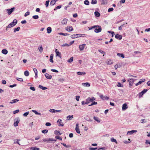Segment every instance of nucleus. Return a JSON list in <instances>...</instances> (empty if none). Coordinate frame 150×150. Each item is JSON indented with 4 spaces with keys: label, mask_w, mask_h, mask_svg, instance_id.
Returning a JSON list of instances; mask_svg holds the SVG:
<instances>
[{
    "label": "nucleus",
    "mask_w": 150,
    "mask_h": 150,
    "mask_svg": "<svg viewBox=\"0 0 150 150\" xmlns=\"http://www.w3.org/2000/svg\"><path fill=\"white\" fill-rule=\"evenodd\" d=\"M65 30L67 31L71 32L73 30V28L72 26H68L66 28Z\"/></svg>",
    "instance_id": "4"
},
{
    "label": "nucleus",
    "mask_w": 150,
    "mask_h": 150,
    "mask_svg": "<svg viewBox=\"0 0 150 150\" xmlns=\"http://www.w3.org/2000/svg\"><path fill=\"white\" fill-rule=\"evenodd\" d=\"M47 33H50L52 31V29L50 27H48L47 28Z\"/></svg>",
    "instance_id": "25"
},
{
    "label": "nucleus",
    "mask_w": 150,
    "mask_h": 150,
    "mask_svg": "<svg viewBox=\"0 0 150 150\" xmlns=\"http://www.w3.org/2000/svg\"><path fill=\"white\" fill-rule=\"evenodd\" d=\"M121 67V65L120 64H116V65H115V66L114 67H115V69H117L120 67Z\"/></svg>",
    "instance_id": "26"
},
{
    "label": "nucleus",
    "mask_w": 150,
    "mask_h": 150,
    "mask_svg": "<svg viewBox=\"0 0 150 150\" xmlns=\"http://www.w3.org/2000/svg\"><path fill=\"white\" fill-rule=\"evenodd\" d=\"M144 94L142 91L139 94V98L142 97Z\"/></svg>",
    "instance_id": "46"
},
{
    "label": "nucleus",
    "mask_w": 150,
    "mask_h": 150,
    "mask_svg": "<svg viewBox=\"0 0 150 150\" xmlns=\"http://www.w3.org/2000/svg\"><path fill=\"white\" fill-rule=\"evenodd\" d=\"M117 55L119 56V57H121L123 58H124L125 57H124V54H123V53H117Z\"/></svg>",
    "instance_id": "33"
},
{
    "label": "nucleus",
    "mask_w": 150,
    "mask_h": 150,
    "mask_svg": "<svg viewBox=\"0 0 150 150\" xmlns=\"http://www.w3.org/2000/svg\"><path fill=\"white\" fill-rule=\"evenodd\" d=\"M117 86L120 87H123V85L122 84L118 82L117 85Z\"/></svg>",
    "instance_id": "48"
},
{
    "label": "nucleus",
    "mask_w": 150,
    "mask_h": 150,
    "mask_svg": "<svg viewBox=\"0 0 150 150\" xmlns=\"http://www.w3.org/2000/svg\"><path fill=\"white\" fill-rule=\"evenodd\" d=\"M55 52L56 53V56H58V57H61V53L58 51L57 49H55Z\"/></svg>",
    "instance_id": "11"
},
{
    "label": "nucleus",
    "mask_w": 150,
    "mask_h": 150,
    "mask_svg": "<svg viewBox=\"0 0 150 150\" xmlns=\"http://www.w3.org/2000/svg\"><path fill=\"white\" fill-rule=\"evenodd\" d=\"M147 89H144L142 91V92H143V93L144 94L145 93H146L147 91Z\"/></svg>",
    "instance_id": "64"
},
{
    "label": "nucleus",
    "mask_w": 150,
    "mask_h": 150,
    "mask_svg": "<svg viewBox=\"0 0 150 150\" xmlns=\"http://www.w3.org/2000/svg\"><path fill=\"white\" fill-rule=\"evenodd\" d=\"M93 118L97 122H100V120H99L98 117L94 116L93 117Z\"/></svg>",
    "instance_id": "32"
},
{
    "label": "nucleus",
    "mask_w": 150,
    "mask_h": 150,
    "mask_svg": "<svg viewBox=\"0 0 150 150\" xmlns=\"http://www.w3.org/2000/svg\"><path fill=\"white\" fill-rule=\"evenodd\" d=\"M24 75L26 76H28L29 75V72L28 71H26L24 72Z\"/></svg>",
    "instance_id": "35"
},
{
    "label": "nucleus",
    "mask_w": 150,
    "mask_h": 150,
    "mask_svg": "<svg viewBox=\"0 0 150 150\" xmlns=\"http://www.w3.org/2000/svg\"><path fill=\"white\" fill-rule=\"evenodd\" d=\"M86 44H82V45H80L79 46V49L80 51H82L83 50L85 47Z\"/></svg>",
    "instance_id": "7"
},
{
    "label": "nucleus",
    "mask_w": 150,
    "mask_h": 150,
    "mask_svg": "<svg viewBox=\"0 0 150 150\" xmlns=\"http://www.w3.org/2000/svg\"><path fill=\"white\" fill-rule=\"evenodd\" d=\"M29 14H30V12H27L25 13L24 16L25 17H26L27 16L29 15Z\"/></svg>",
    "instance_id": "61"
},
{
    "label": "nucleus",
    "mask_w": 150,
    "mask_h": 150,
    "mask_svg": "<svg viewBox=\"0 0 150 150\" xmlns=\"http://www.w3.org/2000/svg\"><path fill=\"white\" fill-rule=\"evenodd\" d=\"M30 150H39L40 149L36 147H31L30 148Z\"/></svg>",
    "instance_id": "24"
},
{
    "label": "nucleus",
    "mask_w": 150,
    "mask_h": 150,
    "mask_svg": "<svg viewBox=\"0 0 150 150\" xmlns=\"http://www.w3.org/2000/svg\"><path fill=\"white\" fill-rule=\"evenodd\" d=\"M62 6L61 5H59L58 6L56 7L54 9V11H55L58 9H60L61 8Z\"/></svg>",
    "instance_id": "38"
},
{
    "label": "nucleus",
    "mask_w": 150,
    "mask_h": 150,
    "mask_svg": "<svg viewBox=\"0 0 150 150\" xmlns=\"http://www.w3.org/2000/svg\"><path fill=\"white\" fill-rule=\"evenodd\" d=\"M115 37L116 39L120 40L122 39V35H120L118 34H117L115 35Z\"/></svg>",
    "instance_id": "12"
},
{
    "label": "nucleus",
    "mask_w": 150,
    "mask_h": 150,
    "mask_svg": "<svg viewBox=\"0 0 150 150\" xmlns=\"http://www.w3.org/2000/svg\"><path fill=\"white\" fill-rule=\"evenodd\" d=\"M80 98V97L79 96H76V99L77 101H79V99Z\"/></svg>",
    "instance_id": "54"
},
{
    "label": "nucleus",
    "mask_w": 150,
    "mask_h": 150,
    "mask_svg": "<svg viewBox=\"0 0 150 150\" xmlns=\"http://www.w3.org/2000/svg\"><path fill=\"white\" fill-rule=\"evenodd\" d=\"M98 51L100 52L102 54H103V56H104V55L105 54V52L103 51L102 50H98Z\"/></svg>",
    "instance_id": "53"
},
{
    "label": "nucleus",
    "mask_w": 150,
    "mask_h": 150,
    "mask_svg": "<svg viewBox=\"0 0 150 150\" xmlns=\"http://www.w3.org/2000/svg\"><path fill=\"white\" fill-rule=\"evenodd\" d=\"M73 118V116L72 115L71 116L69 115L67 117V119L68 120H70L72 119Z\"/></svg>",
    "instance_id": "27"
},
{
    "label": "nucleus",
    "mask_w": 150,
    "mask_h": 150,
    "mask_svg": "<svg viewBox=\"0 0 150 150\" xmlns=\"http://www.w3.org/2000/svg\"><path fill=\"white\" fill-rule=\"evenodd\" d=\"M54 55L53 54H51L50 57V61L52 63H53L54 61L53 60Z\"/></svg>",
    "instance_id": "17"
},
{
    "label": "nucleus",
    "mask_w": 150,
    "mask_h": 150,
    "mask_svg": "<svg viewBox=\"0 0 150 150\" xmlns=\"http://www.w3.org/2000/svg\"><path fill=\"white\" fill-rule=\"evenodd\" d=\"M47 141V142H50V141H54V142H55L56 141V140L50 138L48 139Z\"/></svg>",
    "instance_id": "22"
},
{
    "label": "nucleus",
    "mask_w": 150,
    "mask_h": 150,
    "mask_svg": "<svg viewBox=\"0 0 150 150\" xmlns=\"http://www.w3.org/2000/svg\"><path fill=\"white\" fill-rule=\"evenodd\" d=\"M49 1H47L45 2V5L46 7H47L48 6L49 4Z\"/></svg>",
    "instance_id": "52"
},
{
    "label": "nucleus",
    "mask_w": 150,
    "mask_h": 150,
    "mask_svg": "<svg viewBox=\"0 0 150 150\" xmlns=\"http://www.w3.org/2000/svg\"><path fill=\"white\" fill-rule=\"evenodd\" d=\"M73 57H71L68 60V62L69 63L72 62L73 61Z\"/></svg>",
    "instance_id": "36"
},
{
    "label": "nucleus",
    "mask_w": 150,
    "mask_h": 150,
    "mask_svg": "<svg viewBox=\"0 0 150 150\" xmlns=\"http://www.w3.org/2000/svg\"><path fill=\"white\" fill-rule=\"evenodd\" d=\"M97 149V148H90L89 149L90 150H95Z\"/></svg>",
    "instance_id": "63"
},
{
    "label": "nucleus",
    "mask_w": 150,
    "mask_h": 150,
    "mask_svg": "<svg viewBox=\"0 0 150 150\" xmlns=\"http://www.w3.org/2000/svg\"><path fill=\"white\" fill-rule=\"evenodd\" d=\"M38 49L40 52H42L43 51V48L42 46L39 47L38 48Z\"/></svg>",
    "instance_id": "47"
},
{
    "label": "nucleus",
    "mask_w": 150,
    "mask_h": 150,
    "mask_svg": "<svg viewBox=\"0 0 150 150\" xmlns=\"http://www.w3.org/2000/svg\"><path fill=\"white\" fill-rule=\"evenodd\" d=\"M67 22V19L65 18L62 21V23L63 24H66Z\"/></svg>",
    "instance_id": "20"
},
{
    "label": "nucleus",
    "mask_w": 150,
    "mask_h": 150,
    "mask_svg": "<svg viewBox=\"0 0 150 150\" xmlns=\"http://www.w3.org/2000/svg\"><path fill=\"white\" fill-rule=\"evenodd\" d=\"M61 144L63 145L65 147L69 148L71 146L70 145H66V144L64 143H61Z\"/></svg>",
    "instance_id": "29"
},
{
    "label": "nucleus",
    "mask_w": 150,
    "mask_h": 150,
    "mask_svg": "<svg viewBox=\"0 0 150 150\" xmlns=\"http://www.w3.org/2000/svg\"><path fill=\"white\" fill-rule=\"evenodd\" d=\"M110 140H111V142L117 143V142L116 140L115 139H114V138H111Z\"/></svg>",
    "instance_id": "43"
},
{
    "label": "nucleus",
    "mask_w": 150,
    "mask_h": 150,
    "mask_svg": "<svg viewBox=\"0 0 150 150\" xmlns=\"http://www.w3.org/2000/svg\"><path fill=\"white\" fill-rule=\"evenodd\" d=\"M55 3L56 2L54 0H52L50 2V4L53 5L55 4Z\"/></svg>",
    "instance_id": "45"
},
{
    "label": "nucleus",
    "mask_w": 150,
    "mask_h": 150,
    "mask_svg": "<svg viewBox=\"0 0 150 150\" xmlns=\"http://www.w3.org/2000/svg\"><path fill=\"white\" fill-rule=\"evenodd\" d=\"M95 25L93 26H91L88 28V29L89 30H91L93 28H94Z\"/></svg>",
    "instance_id": "60"
},
{
    "label": "nucleus",
    "mask_w": 150,
    "mask_h": 150,
    "mask_svg": "<svg viewBox=\"0 0 150 150\" xmlns=\"http://www.w3.org/2000/svg\"><path fill=\"white\" fill-rule=\"evenodd\" d=\"M50 111L52 112H59V111H57L54 109H51L50 110Z\"/></svg>",
    "instance_id": "51"
},
{
    "label": "nucleus",
    "mask_w": 150,
    "mask_h": 150,
    "mask_svg": "<svg viewBox=\"0 0 150 150\" xmlns=\"http://www.w3.org/2000/svg\"><path fill=\"white\" fill-rule=\"evenodd\" d=\"M20 120L19 119H17L16 121L14 122L13 125L15 127H16L18 125V124Z\"/></svg>",
    "instance_id": "16"
},
{
    "label": "nucleus",
    "mask_w": 150,
    "mask_h": 150,
    "mask_svg": "<svg viewBox=\"0 0 150 150\" xmlns=\"http://www.w3.org/2000/svg\"><path fill=\"white\" fill-rule=\"evenodd\" d=\"M128 81L129 82V85L130 86H132L134 82V79H129Z\"/></svg>",
    "instance_id": "9"
},
{
    "label": "nucleus",
    "mask_w": 150,
    "mask_h": 150,
    "mask_svg": "<svg viewBox=\"0 0 150 150\" xmlns=\"http://www.w3.org/2000/svg\"><path fill=\"white\" fill-rule=\"evenodd\" d=\"M32 111L33 112H34L36 115H40V113L38 112L35 110H33Z\"/></svg>",
    "instance_id": "49"
},
{
    "label": "nucleus",
    "mask_w": 150,
    "mask_h": 150,
    "mask_svg": "<svg viewBox=\"0 0 150 150\" xmlns=\"http://www.w3.org/2000/svg\"><path fill=\"white\" fill-rule=\"evenodd\" d=\"M48 132V130L47 129H44L42 131V132L44 134H46Z\"/></svg>",
    "instance_id": "40"
},
{
    "label": "nucleus",
    "mask_w": 150,
    "mask_h": 150,
    "mask_svg": "<svg viewBox=\"0 0 150 150\" xmlns=\"http://www.w3.org/2000/svg\"><path fill=\"white\" fill-rule=\"evenodd\" d=\"M128 108V106L126 103H125L123 104L122 106V110H125Z\"/></svg>",
    "instance_id": "10"
},
{
    "label": "nucleus",
    "mask_w": 150,
    "mask_h": 150,
    "mask_svg": "<svg viewBox=\"0 0 150 150\" xmlns=\"http://www.w3.org/2000/svg\"><path fill=\"white\" fill-rule=\"evenodd\" d=\"M113 10V8H110L108 9V12L112 11Z\"/></svg>",
    "instance_id": "59"
},
{
    "label": "nucleus",
    "mask_w": 150,
    "mask_h": 150,
    "mask_svg": "<svg viewBox=\"0 0 150 150\" xmlns=\"http://www.w3.org/2000/svg\"><path fill=\"white\" fill-rule=\"evenodd\" d=\"M57 122L59 123V126H63L64 125L63 123L62 122V120L60 119H59L57 121Z\"/></svg>",
    "instance_id": "19"
},
{
    "label": "nucleus",
    "mask_w": 150,
    "mask_h": 150,
    "mask_svg": "<svg viewBox=\"0 0 150 150\" xmlns=\"http://www.w3.org/2000/svg\"><path fill=\"white\" fill-rule=\"evenodd\" d=\"M2 53L4 54H6L8 53L7 51L5 49H3L2 50Z\"/></svg>",
    "instance_id": "30"
},
{
    "label": "nucleus",
    "mask_w": 150,
    "mask_h": 150,
    "mask_svg": "<svg viewBox=\"0 0 150 150\" xmlns=\"http://www.w3.org/2000/svg\"><path fill=\"white\" fill-rule=\"evenodd\" d=\"M97 1L96 0H92L91 2L92 4H96L97 3Z\"/></svg>",
    "instance_id": "42"
},
{
    "label": "nucleus",
    "mask_w": 150,
    "mask_h": 150,
    "mask_svg": "<svg viewBox=\"0 0 150 150\" xmlns=\"http://www.w3.org/2000/svg\"><path fill=\"white\" fill-rule=\"evenodd\" d=\"M20 29V27H18L16 28H15L14 29V32H16V31H18Z\"/></svg>",
    "instance_id": "41"
},
{
    "label": "nucleus",
    "mask_w": 150,
    "mask_h": 150,
    "mask_svg": "<svg viewBox=\"0 0 150 150\" xmlns=\"http://www.w3.org/2000/svg\"><path fill=\"white\" fill-rule=\"evenodd\" d=\"M106 63L107 64L109 65H110L112 64V60L110 59H108Z\"/></svg>",
    "instance_id": "23"
},
{
    "label": "nucleus",
    "mask_w": 150,
    "mask_h": 150,
    "mask_svg": "<svg viewBox=\"0 0 150 150\" xmlns=\"http://www.w3.org/2000/svg\"><path fill=\"white\" fill-rule=\"evenodd\" d=\"M39 18L38 16V15L34 16H33V18L34 19H37Z\"/></svg>",
    "instance_id": "57"
},
{
    "label": "nucleus",
    "mask_w": 150,
    "mask_h": 150,
    "mask_svg": "<svg viewBox=\"0 0 150 150\" xmlns=\"http://www.w3.org/2000/svg\"><path fill=\"white\" fill-rule=\"evenodd\" d=\"M145 143L146 144H150V140H146Z\"/></svg>",
    "instance_id": "44"
},
{
    "label": "nucleus",
    "mask_w": 150,
    "mask_h": 150,
    "mask_svg": "<svg viewBox=\"0 0 150 150\" xmlns=\"http://www.w3.org/2000/svg\"><path fill=\"white\" fill-rule=\"evenodd\" d=\"M59 34L60 35H63V36H67V35H69V34L67 33H59Z\"/></svg>",
    "instance_id": "34"
},
{
    "label": "nucleus",
    "mask_w": 150,
    "mask_h": 150,
    "mask_svg": "<svg viewBox=\"0 0 150 150\" xmlns=\"http://www.w3.org/2000/svg\"><path fill=\"white\" fill-rule=\"evenodd\" d=\"M55 138L57 139H59L60 140H62V139L61 137L59 136H56Z\"/></svg>",
    "instance_id": "50"
},
{
    "label": "nucleus",
    "mask_w": 150,
    "mask_h": 150,
    "mask_svg": "<svg viewBox=\"0 0 150 150\" xmlns=\"http://www.w3.org/2000/svg\"><path fill=\"white\" fill-rule=\"evenodd\" d=\"M94 32L96 33H98L100 32L102 30L101 27L100 26L98 25H95Z\"/></svg>",
    "instance_id": "2"
},
{
    "label": "nucleus",
    "mask_w": 150,
    "mask_h": 150,
    "mask_svg": "<svg viewBox=\"0 0 150 150\" xmlns=\"http://www.w3.org/2000/svg\"><path fill=\"white\" fill-rule=\"evenodd\" d=\"M94 13L96 16L97 17H99L100 16V14L98 11H95Z\"/></svg>",
    "instance_id": "31"
},
{
    "label": "nucleus",
    "mask_w": 150,
    "mask_h": 150,
    "mask_svg": "<svg viewBox=\"0 0 150 150\" xmlns=\"http://www.w3.org/2000/svg\"><path fill=\"white\" fill-rule=\"evenodd\" d=\"M17 80L18 81H21V82H22L23 81V79L21 78H17Z\"/></svg>",
    "instance_id": "56"
},
{
    "label": "nucleus",
    "mask_w": 150,
    "mask_h": 150,
    "mask_svg": "<svg viewBox=\"0 0 150 150\" xmlns=\"http://www.w3.org/2000/svg\"><path fill=\"white\" fill-rule=\"evenodd\" d=\"M17 21L16 19H14L13 20V22H11L6 27V30H7V28H11L14 26H15L16 24L17 23Z\"/></svg>",
    "instance_id": "1"
},
{
    "label": "nucleus",
    "mask_w": 150,
    "mask_h": 150,
    "mask_svg": "<svg viewBox=\"0 0 150 150\" xmlns=\"http://www.w3.org/2000/svg\"><path fill=\"white\" fill-rule=\"evenodd\" d=\"M145 81V80L144 79H142L141 80V81H139L138 83H136L135 84V85L137 86H138L141 84L142 83L144 82Z\"/></svg>",
    "instance_id": "14"
},
{
    "label": "nucleus",
    "mask_w": 150,
    "mask_h": 150,
    "mask_svg": "<svg viewBox=\"0 0 150 150\" xmlns=\"http://www.w3.org/2000/svg\"><path fill=\"white\" fill-rule=\"evenodd\" d=\"M75 130H76V132L78 133H80V132L79 130V126L78 124H77L76 125V127L75 128Z\"/></svg>",
    "instance_id": "13"
},
{
    "label": "nucleus",
    "mask_w": 150,
    "mask_h": 150,
    "mask_svg": "<svg viewBox=\"0 0 150 150\" xmlns=\"http://www.w3.org/2000/svg\"><path fill=\"white\" fill-rule=\"evenodd\" d=\"M82 85L85 87H89L90 86V84L88 82L83 83H82Z\"/></svg>",
    "instance_id": "15"
},
{
    "label": "nucleus",
    "mask_w": 150,
    "mask_h": 150,
    "mask_svg": "<svg viewBox=\"0 0 150 150\" xmlns=\"http://www.w3.org/2000/svg\"><path fill=\"white\" fill-rule=\"evenodd\" d=\"M14 8H12L10 9H7L6 11H7V13L9 15H10L12 12L13 11Z\"/></svg>",
    "instance_id": "6"
},
{
    "label": "nucleus",
    "mask_w": 150,
    "mask_h": 150,
    "mask_svg": "<svg viewBox=\"0 0 150 150\" xmlns=\"http://www.w3.org/2000/svg\"><path fill=\"white\" fill-rule=\"evenodd\" d=\"M54 134H59L60 135L61 134L59 132L58 130H56L54 131Z\"/></svg>",
    "instance_id": "37"
},
{
    "label": "nucleus",
    "mask_w": 150,
    "mask_h": 150,
    "mask_svg": "<svg viewBox=\"0 0 150 150\" xmlns=\"http://www.w3.org/2000/svg\"><path fill=\"white\" fill-rule=\"evenodd\" d=\"M28 114H29V112H25V113H24L23 114V115L24 116L26 117V116H27Z\"/></svg>",
    "instance_id": "58"
},
{
    "label": "nucleus",
    "mask_w": 150,
    "mask_h": 150,
    "mask_svg": "<svg viewBox=\"0 0 150 150\" xmlns=\"http://www.w3.org/2000/svg\"><path fill=\"white\" fill-rule=\"evenodd\" d=\"M86 74V73L85 72H81L79 71L77 72V74L78 75H85Z\"/></svg>",
    "instance_id": "28"
},
{
    "label": "nucleus",
    "mask_w": 150,
    "mask_h": 150,
    "mask_svg": "<svg viewBox=\"0 0 150 150\" xmlns=\"http://www.w3.org/2000/svg\"><path fill=\"white\" fill-rule=\"evenodd\" d=\"M95 99H93V100H92V99H91L90 97H89L87 98V99L86 100V102L87 104H88L89 103L91 102H93V101L95 100Z\"/></svg>",
    "instance_id": "8"
},
{
    "label": "nucleus",
    "mask_w": 150,
    "mask_h": 150,
    "mask_svg": "<svg viewBox=\"0 0 150 150\" xmlns=\"http://www.w3.org/2000/svg\"><path fill=\"white\" fill-rule=\"evenodd\" d=\"M97 104V102L94 101L92 103H91V105H89V106L93 105H96Z\"/></svg>",
    "instance_id": "55"
},
{
    "label": "nucleus",
    "mask_w": 150,
    "mask_h": 150,
    "mask_svg": "<svg viewBox=\"0 0 150 150\" xmlns=\"http://www.w3.org/2000/svg\"><path fill=\"white\" fill-rule=\"evenodd\" d=\"M19 101V100L17 99H15L12 100L11 102H10V103L12 104L15 103H16Z\"/></svg>",
    "instance_id": "21"
},
{
    "label": "nucleus",
    "mask_w": 150,
    "mask_h": 150,
    "mask_svg": "<svg viewBox=\"0 0 150 150\" xmlns=\"http://www.w3.org/2000/svg\"><path fill=\"white\" fill-rule=\"evenodd\" d=\"M86 35L85 34H74L72 35V38H77L78 37H81L86 36Z\"/></svg>",
    "instance_id": "3"
},
{
    "label": "nucleus",
    "mask_w": 150,
    "mask_h": 150,
    "mask_svg": "<svg viewBox=\"0 0 150 150\" xmlns=\"http://www.w3.org/2000/svg\"><path fill=\"white\" fill-rule=\"evenodd\" d=\"M45 76L47 79H50L52 78V76L47 73H46Z\"/></svg>",
    "instance_id": "18"
},
{
    "label": "nucleus",
    "mask_w": 150,
    "mask_h": 150,
    "mask_svg": "<svg viewBox=\"0 0 150 150\" xmlns=\"http://www.w3.org/2000/svg\"><path fill=\"white\" fill-rule=\"evenodd\" d=\"M100 98L102 99V100H108L109 98V97L106 96H103V95H101L100 96Z\"/></svg>",
    "instance_id": "5"
},
{
    "label": "nucleus",
    "mask_w": 150,
    "mask_h": 150,
    "mask_svg": "<svg viewBox=\"0 0 150 150\" xmlns=\"http://www.w3.org/2000/svg\"><path fill=\"white\" fill-rule=\"evenodd\" d=\"M84 4L86 5H89V1L88 0H85L84 1Z\"/></svg>",
    "instance_id": "39"
},
{
    "label": "nucleus",
    "mask_w": 150,
    "mask_h": 150,
    "mask_svg": "<svg viewBox=\"0 0 150 150\" xmlns=\"http://www.w3.org/2000/svg\"><path fill=\"white\" fill-rule=\"evenodd\" d=\"M135 131L134 130H132L131 131L128 132V133L130 134H131L134 132Z\"/></svg>",
    "instance_id": "62"
}]
</instances>
